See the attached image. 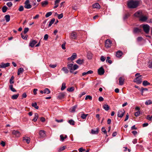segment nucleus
<instances>
[{"label": "nucleus", "instance_id": "obj_4", "mask_svg": "<svg viewBox=\"0 0 152 152\" xmlns=\"http://www.w3.org/2000/svg\"><path fill=\"white\" fill-rule=\"evenodd\" d=\"M24 7L27 9H29L31 8L32 6L29 3V0H26L24 2Z\"/></svg>", "mask_w": 152, "mask_h": 152}, {"label": "nucleus", "instance_id": "obj_45", "mask_svg": "<svg viewBox=\"0 0 152 152\" xmlns=\"http://www.w3.org/2000/svg\"><path fill=\"white\" fill-rule=\"evenodd\" d=\"M74 87H71L67 89V91L69 92H72L74 91Z\"/></svg>", "mask_w": 152, "mask_h": 152}, {"label": "nucleus", "instance_id": "obj_5", "mask_svg": "<svg viewBox=\"0 0 152 152\" xmlns=\"http://www.w3.org/2000/svg\"><path fill=\"white\" fill-rule=\"evenodd\" d=\"M112 44V42L109 39H107L105 41V46L107 48H110Z\"/></svg>", "mask_w": 152, "mask_h": 152}, {"label": "nucleus", "instance_id": "obj_43", "mask_svg": "<svg viewBox=\"0 0 152 152\" xmlns=\"http://www.w3.org/2000/svg\"><path fill=\"white\" fill-rule=\"evenodd\" d=\"M3 65V68H5L6 67L9 66L10 65V63H7L6 64H4L2 63Z\"/></svg>", "mask_w": 152, "mask_h": 152}, {"label": "nucleus", "instance_id": "obj_50", "mask_svg": "<svg viewBox=\"0 0 152 152\" xmlns=\"http://www.w3.org/2000/svg\"><path fill=\"white\" fill-rule=\"evenodd\" d=\"M88 99L89 100H91L92 99V97L90 95H87L86 96L85 99V100H87Z\"/></svg>", "mask_w": 152, "mask_h": 152}, {"label": "nucleus", "instance_id": "obj_6", "mask_svg": "<svg viewBox=\"0 0 152 152\" xmlns=\"http://www.w3.org/2000/svg\"><path fill=\"white\" fill-rule=\"evenodd\" d=\"M12 134L15 137H18L20 136L21 133L18 131L14 130L12 131Z\"/></svg>", "mask_w": 152, "mask_h": 152}, {"label": "nucleus", "instance_id": "obj_18", "mask_svg": "<svg viewBox=\"0 0 152 152\" xmlns=\"http://www.w3.org/2000/svg\"><path fill=\"white\" fill-rule=\"evenodd\" d=\"M148 19L147 17L145 16H144L143 14L141 17L139 18V20L143 22H144L146 21Z\"/></svg>", "mask_w": 152, "mask_h": 152}, {"label": "nucleus", "instance_id": "obj_61", "mask_svg": "<svg viewBox=\"0 0 152 152\" xmlns=\"http://www.w3.org/2000/svg\"><path fill=\"white\" fill-rule=\"evenodd\" d=\"M63 14L62 13H61L59 15H58V19H60L63 18Z\"/></svg>", "mask_w": 152, "mask_h": 152}, {"label": "nucleus", "instance_id": "obj_58", "mask_svg": "<svg viewBox=\"0 0 152 152\" xmlns=\"http://www.w3.org/2000/svg\"><path fill=\"white\" fill-rule=\"evenodd\" d=\"M105 60V58L103 56H102L100 58V60L102 62H104Z\"/></svg>", "mask_w": 152, "mask_h": 152}, {"label": "nucleus", "instance_id": "obj_47", "mask_svg": "<svg viewBox=\"0 0 152 152\" xmlns=\"http://www.w3.org/2000/svg\"><path fill=\"white\" fill-rule=\"evenodd\" d=\"M52 14V12H51L47 13L45 15V17L48 18Z\"/></svg>", "mask_w": 152, "mask_h": 152}, {"label": "nucleus", "instance_id": "obj_52", "mask_svg": "<svg viewBox=\"0 0 152 152\" xmlns=\"http://www.w3.org/2000/svg\"><path fill=\"white\" fill-rule=\"evenodd\" d=\"M149 68L152 69V60H151L149 62V64L148 66Z\"/></svg>", "mask_w": 152, "mask_h": 152}, {"label": "nucleus", "instance_id": "obj_40", "mask_svg": "<svg viewBox=\"0 0 152 152\" xmlns=\"http://www.w3.org/2000/svg\"><path fill=\"white\" fill-rule=\"evenodd\" d=\"M66 88V84L64 83H63L62 85V86L61 88V91L64 90Z\"/></svg>", "mask_w": 152, "mask_h": 152}, {"label": "nucleus", "instance_id": "obj_41", "mask_svg": "<svg viewBox=\"0 0 152 152\" xmlns=\"http://www.w3.org/2000/svg\"><path fill=\"white\" fill-rule=\"evenodd\" d=\"M66 148V146H64L63 147H61L58 149V152H61L62 151L64 150Z\"/></svg>", "mask_w": 152, "mask_h": 152}, {"label": "nucleus", "instance_id": "obj_49", "mask_svg": "<svg viewBox=\"0 0 152 152\" xmlns=\"http://www.w3.org/2000/svg\"><path fill=\"white\" fill-rule=\"evenodd\" d=\"M140 111H138L137 112L135 113L134 115L136 117H137L140 115Z\"/></svg>", "mask_w": 152, "mask_h": 152}, {"label": "nucleus", "instance_id": "obj_59", "mask_svg": "<svg viewBox=\"0 0 152 152\" xmlns=\"http://www.w3.org/2000/svg\"><path fill=\"white\" fill-rule=\"evenodd\" d=\"M48 37V34H45L44 36V39L45 40H47Z\"/></svg>", "mask_w": 152, "mask_h": 152}, {"label": "nucleus", "instance_id": "obj_29", "mask_svg": "<svg viewBox=\"0 0 152 152\" xmlns=\"http://www.w3.org/2000/svg\"><path fill=\"white\" fill-rule=\"evenodd\" d=\"M19 94H14L11 97V99H17L18 97L19 96Z\"/></svg>", "mask_w": 152, "mask_h": 152}, {"label": "nucleus", "instance_id": "obj_2", "mask_svg": "<svg viewBox=\"0 0 152 152\" xmlns=\"http://www.w3.org/2000/svg\"><path fill=\"white\" fill-rule=\"evenodd\" d=\"M142 76L141 75L137 77L135 79H134L133 82L136 83L137 84H140L142 81Z\"/></svg>", "mask_w": 152, "mask_h": 152}, {"label": "nucleus", "instance_id": "obj_38", "mask_svg": "<svg viewBox=\"0 0 152 152\" xmlns=\"http://www.w3.org/2000/svg\"><path fill=\"white\" fill-rule=\"evenodd\" d=\"M152 102L151 100H148L146 101L145 102V104L146 105H148L151 104H152Z\"/></svg>", "mask_w": 152, "mask_h": 152}, {"label": "nucleus", "instance_id": "obj_26", "mask_svg": "<svg viewBox=\"0 0 152 152\" xmlns=\"http://www.w3.org/2000/svg\"><path fill=\"white\" fill-rule=\"evenodd\" d=\"M82 113L81 114V117L83 119H86L88 114H85L83 112H82Z\"/></svg>", "mask_w": 152, "mask_h": 152}, {"label": "nucleus", "instance_id": "obj_27", "mask_svg": "<svg viewBox=\"0 0 152 152\" xmlns=\"http://www.w3.org/2000/svg\"><path fill=\"white\" fill-rule=\"evenodd\" d=\"M31 106L36 109H38L39 108L36 102L32 103Z\"/></svg>", "mask_w": 152, "mask_h": 152}, {"label": "nucleus", "instance_id": "obj_34", "mask_svg": "<svg viewBox=\"0 0 152 152\" xmlns=\"http://www.w3.org/2000/svg\"><path fill=\"white\" fill-rule=\"evenodd\" d=\"M12 85H10L9 86V88L11 90V91L13 92H15L16 91V90L13 88Z\"/></svg>", "mask_w": 152, "mask_h": 152}, {"label": "nucleus", "instance_id": "obj_30", "mask_svg": "<svg viewBox=\"0 0 152 152\" xmlns=\"http://www.w3.org/2000/svg\"><path fill=\"white\" fill-rule=\"evenodd\" d=\"M76 63L79 64H83L84 62V60H81L80 59H78L76 61Z\"/></svg>", "mask_w": 152, "mask_h": 152}, {"label": "nucleus", "instance_id": "obj_31", "mask_svg": "<svg viewBox=\"0 0 152 152\" xmlns=\"http://www.w3.org/2000/svg\"><path fill=\"white\" fill-rule=\"evenodd\" d=\"M103 107L104 109L106 111H107L109 110L110 109L109 106L107 104H104L103 106Z\"/></svg>", "mask_w": 152, "mask_h": 152}, {"label": "nucleus", "instance_id": "obj_3", "mask_svg": "<svg viewBox=\"0 0 152 152\" xmlns=\"http://www.w3.org/2000/svg\"><path fill=\"white\" fill-rule=\"evenodd\" d=\"M142 27L143 31L146 34L149 33L150 30V26L148 24H144L142 25Z\"/></svg>", "mask_w": 152, "mask_h": 152}, {"label": "nucleus", "instance_id": "obj_12", "mask_svg": "<svg viewBox=\"0 0 152 152\" xmlns=\"http://www.w3.org/2000/svg\"><path fill=\"white\" fill-rule=\"evenodd\" d=\"M39 134L40 137H44L46 136L45 132L44 130H41L39 132Z\"/></svg>", "mask_w": 152, "mask_h": 152}, {"label": "nucleus", "instance_id": "obj_13", "mask_svg": "<svg viewBox=\"0 0 152 152\" xmlns=\"http://www.w3.org/2000/svg\"><path fill=\"white\" fill-rule=\"evenodd\" d=\"M37 43V42L36 40L34 39H32L30 42L29 46L31 47H33Z\"/></svg>", "mask_w": 152, "mask_h": 152}, {"label": "nucleus", "instance_id": "obj_53", "mask_svg": "<svg viewBox=\"0 0 152 152\" xmlns=\"http://www.w3.org/2000/svg\"><path fill=\"white\" fill-rule=\"evenodd\" d=\"M24 8L23 6H20L18 9V10L19 11L21 12L23 10Z\"/></svg>", "mask_w": 152, "mask_h": 152}, {"label": "nucleus", "instance_id": "obj_56", "mask_svg": "<svg viewBox=\"0 0 152 152\" xmlns=\"http://www.w3.org/2000/svg\"><path fill=\"white\" fill-rule=\"evenodd\" d=\"M57 66V65L56 64H50L49 65V66L52 68H54L56 67Z\"/></svg>", "mask_w": 152, "mask_h": 152}, {"label": "nucleus", "instance_id": "obj_8", "mask_svg": "<svg viewBox=\"0 0 152 152\" xmlns=\"http://www.w3.org/2000/svg\"><path fill=\"white\" fill-rule=\"evenodd\" d=\"M142 15V12L141 11L139 10L136 12L134 15L135 17L139 18H140Z\"/></svg>", "mask_w": 152, "mask_h": 152}, {"label": "nucleus", "instance_id": "obj_25", "mask_svg": "<svg viewBox=\"0 0 152 152\" xmlns=\"http://www.w3.org/2000/svg\"><path fill=\"white\" fill-rule=\"evenodd\" d=\"M4 18L6 22H8L10 20V16L9 15H7L5 16Z\"/></svg>", "mask_w": 152, "mask_h": 152}, {"label": "nucleus", "instance_id": "obj_16", "mask_svg": "<svg viewBox=\"0 0 152 152\" xmlns=\"http://www.w3.org/2000/svg\"><path fill=\"white\" fill-rule=\"evenodd\" d=\"M73 64H69L67 65V68L70 70V72L71 73H72L73 72Z\"/></svg>", "mask_w": 152, "mask_h": 152}, {"label": "nucleus", "instance_id": "obj_55", "mask_svg": "<svg viewBox=\"0 0 152 152\" xmlns=\"http://www.w3.org/2000/svg\"><path fill=\"white\" fill-rule=\"evenodd\" d=\"M102 132H103L105 134H107V132L105 128L104 127H102Z\"/></svg>", "mask_w": 152, "mask_h": 152}, {"label": "nucleus", "instance_id": "obj_11", "mask_svg": "<svg viewBox=\"0 0 152 152\" xmlns=\"http://www.w3.org/2000/svg\"><path fill=\"white\" fill-rule=\"evenodd\" d=\"M104 69L103 67L102 66L99 68L98 70V73L99 75H102L104 74Z\"/></svg>", "mask_w": 152, "mask_h": 152}, {"label": "nucleus", "instance_id": "obj_42", "mask_svg": "<svg viewBox=\"0 0 152 152\" xmlns=\"http://www.w3.org/2000/svg\"><path fill=\"white\" fill-rule=\"evenodd\" d=\"M69 123L71 125H75V121L72 120L71 119L70 120H69L68 121Z\"/></svg>", "mask_w": 152, "mask_h": 152}, {"label": "nucleus", "instance_id": "obj_28", "mask_svg": "<svg viewBox=\"0 0 152 152\" xmlns=\"http://www.w3.org/2000/svg\"><path fill=\"white\" fill-rule=\"evenodd\" d=\"M38 118V115L37 113H35L34 114V116L32 121L34 122H35L37 121V119Z\"/></svg>", "mask_w": 152, "mask_h": 152}, {"label": "nucleus", "instance_id": "obj_51", "mask_svg": "<svg viewBox=\"0 0 152 152\" xmlns=\"http://www.w3.org/2000/svg\"><path fill=\"white\" fill-rule=\"evenodd\" d=\"M7 5L10 7L12 6V4L11 2H9L7 3Z\"/></svg>", "mask_w": 152, "mask_h": 152}, {"label": "nucleus", "instance_id": "obj_22", "mask_svg": "<svg viewBox=\"0 0 152 152\" xmlns=\"http://www.w3.org/2000/svg\"><path fill=\"white\" fill-rule=\"evenodd\" d=\"M24 72V69L23 68L21 67L19 68L17 74L18 75H20Z\"/></svg>", "mask_w": 152, "mask_h": 152}, {"label": "nucleus", "instance_id": "obj_9", "mask_svg": "<svg viewBox=\"0 0 152 152\" xmlns=\"http://www.w3.org/2000/svg\"><path fill=\"white\" fill-rule=\"evenodd\" d=\"M77 36V33L75 31H73L71 34L70 38L72 39H76Z\"/></svg>", "mask_w": 152, "mask_h": 152}, {"label": "nucleus", "instance_id": "obj_44", "mask_svg": "<svg viewBox=\"0 0 152 152\" xmlns=\"http://www.w3.org/2000/svg\"><path fill=\"white\" fill-rule=\"evenodd\" d=\"M77 107V106L76 105H75L74 106H73L72 108L71 109V112H74L75 110V109H76V108Z\"/></svg>", "mask_w": 152, "mask_h": 152}, {"label": "nucleus", "instance_id": "obj_7", "mask_svg": "<svg viewBox=\"0 0 152 152\" xmlns=\"http://www.w3.org/2000/svg\"><path fill=\"white\" fill-rule=\"evenodd\" d=\"M125 111L124 109L119 110L118 113V116L120 118H122L124 116Z\"/></svg>", "mask_w": 152, "mask_h": 152}, {"label": "nucleus", "instance_id": "obj_57", "mask_svg": "<svg viewBox=\"0 0 152 152\" xmlns=\"http://www.w3.org/2000/svg\"><path fill=\"white\" fill-rule=\"evenodd\" d=\"M79 152H83V151H85L86 149H83V147H81L78 149Z\"/></svg>", "mask_w": 152, "mask_h": 152}, {"label": "nucleus", "instance_id": "obj_14", "mask_svg": "<svg viewBox=\"0 0 152 152\" xmlns=\"http://www.w3.org/2000/svg\"><path fill=\"white\" fill-rule=\"evenodd\" d=\"M123 54V52L120 50L117 51L116 53V56L119 58H121Z\"/></svg>", "mask_w": 152, "mask_h": 152}, {"label": "nucleus", "instance_id": "obj_1", "mask_svg": "<svg viewBox=\"0 0 152 152\" xmlns=\"http://www.w3.org/2000/svg\"><path fill=\"white\" fill-rule=\"evenodd\" d=\"M141 3L140 0H129L127 4L129 8L134 9L139 6Z\"/></svg>", "mask_w": 152, "mask_h": 152}, {"label": "nucleus", "instance_id": "obj_46", "mask_svg": "<svg viewBox=\"0 0 152 152\" xmlns=\"http://www.w3.org/2000/svg\"><path fill=\"white\" fill-rule=\"evenodd\" d=\"M21 36L22 38L24 39H27L28 36L27 35H26L25 36L23 35L22 34H21Z\"/></svg>", "mask_w": 152, "mask_h": 152}, {"label": "nucleus", "instance_id": "obj_63", "mask_svg": "<svg viewBox=\"0 0 152 152\" xmlns=\"http://www.w3.org/2000/svg\"><path fill=\"white\" fill-rule=\"evenodd\" d=\"M46 20H45L42 23V26H41V28H43L45 27L44 26V25H45V24L46 23Z\"/></svg>", "mask_w": 152, "mask_h": 152}, {"label": "nucleus", "instance_id": "obj_48", "mask_svg": "<svg viewBox=\"0 0 152 152\" xmlns=\"http://www.w3.org/2000/svg\"><path fill=\"white\" fill-rule=\"evenodd\" d=\"M78 68V66L76 64H74L73 65V71L75 70Z\"/></svg>", "mask_w": 152, "mask_h": 152}, {"label": "nucleus", "instance_id": "obj_35", "mask_svg": "<svg viewBox=\"0 0 152 152\" xmlns=\"http://www.w3.org/2000/svg\"><path fill=\"white\" fill-rule=\"evenodd\" d=\"M7 9L8 8L6 6H4L2 9V12L4 13L5 12L7 11Z\"/></svg>", "mask_w": 152, "mask_h": 152}, {"label": "nucleus", "instance_id": "obj_36", "mask_svg": "<svg viewBox=\"0 0 152 152\" xmlns=\"http://www.w3.org/2000/svg\"><path fill=\"white\" fill-rule=\"evenodd\" d=\"M62 70L64 72V73L66 74L68 73L69 72V71H68L67 69V68L66 67H63L62 68Z\"/></svg>", "mask_w": 152, "mask_h": 152}, {"label": "nucleus", "instance_id": "obj_37", "mask_svg": "<svg viewBox=\"0 0 152 152\" xmlns=\"http://www.w3.org/2000/svg\"><path fill=\"white\" fill-rule=\"evenodd\" d=\"M55 21V19L54 18H53L51 21L49 23L48 25V26L50 27L54 23Z\"/></svg>", "mask_w": 152, "mask_h": 152}, {"label": "nucleus", "instance_id": "obj_15", "mask_svg": "<svg viewBox=\"0 0 152 152\" xmlns=\"http://www.w3.org/2000/svg\"><path fill=\"white\" fill-rule=\"evenodd\" d=\"M77 57V55L75 53H74L71 56L68 58V60H71L73 61Z\"/></svg>", "mask_w": 152, "mask_h": 152}, {"label": "nucleus", "instance_id": "obj_24", "mask_svg": "<svg viewBox=\"0 0 152 152\" xmlns=\"http://www.w3.org/2000/svg\"><path fill=\"white\" fill-rule=\"evenodd\" d=\"M48 4V2L47 1H45L41 2L42 6L43 7H44Z\"/></svg>", "mask_w": 152, "mask_h": 152}, {"label": "nucleus", "instance_id": "obj_21", "mask_svg": "<svg viewBox=\"0 0 152 152\" xmlns=\"http://www.w3.org/2000/svg\"><path fill=\"white\" fill-rule=\"evenodd\" d=\"M93 7L94 8L100 9V6L98 3H96L93 4Z\"/></svg>", "mask_w": 152, "mask_h": 152}, {"label": "nucleus", "instance_id": "obj_20", "mask_svg": "<svg viewBox=\"0 0 152 152\" xmlns=\"http://www.w3.org/2000/svg\"><path fill=\"white\" fill-rule=\"evenodd\" d=\"M99 132V128H96V130H94L93 129H92L91 130V133L93 134H97Z\"/></svg>", "mask_w": 152, "mask_h": 152}, {"label": "nucleus", "instance_id": "obj_32", "mask_svg": "<svg viewBox=\"0 0 152 152\" xmlns=\"http://www.w3.org/2000/svg\"><path fill=\"white\" fill-rule=\"evenodd\" d=\"M142 85L144 86H146L150 85V83L147 80H144L142 82Z\"/></svg>", "mask_w": 152, "mask_h": 152}, {"label": "nucleus", "instance_id": "obj_10", "mask_svg": "<svg viewBox=\"0 0 152 152\" xmlns=\"http://www.w3.org/2000/svg\"><path fill=\"white\" fill-rule=\"evenodd\" d=\"M125 80V78L124 76L120 77L119 79V85L122 86L124 85Z\"/></svg>", "mask_w": 152, "mask_h": 152}, {"label": "nucleus", "instance_id": "obj_62", "mask_svg": "<svg viewBox=\"0 0 152 152\" xmlns=\"http://www.w3.org/2000/svg\"><path fill=\"white\" fill-rule=\"evenodd\" d=\"M60 137L61 140L62 141H63L64 140V137L63 136V135L62 134L61 135H60Z\"/></svg>", "mask_w": 152, "mask_h": 152}, {"label": "nucleus", "instance_id": "obj_39", "mask_svg": "<svg viewBox=\"0 0 152 152\" xmlns=\"http://www.w3.org/2000/svg\"><path fill=\"white\" fill-rule=\"evenodd\" d=\"M14 77L13 76H12L10 80V84L14 83V81H13Z\"/></svg>", "mask_w": 152, "mask_h": 152}, {"label": "nucleus", "instance_id": "obj_17", "mask_svg": "<svg viewBox=\"0 0 152 152\" xmlns=\"http://www.w3.org/2000/svg\"><path fill=\"white\" fill-rule=\"evenodd\" d=\"M142 31L141 28H134L133 30V32L134 33H137L139 32H141Z\"/></svg>", "mask_w": 152, "mask_h": 152}, {"label": "nucleus", "instance_id": "obj_60", "mask_svg": "<svg viewBox=\"0 0 152 152\" xmlns=\"http://www.w3.org/2000/svg\"><path fill=\"white\" fill-rule=\"evenodd\" d=\"M66 43V42H65L61 45L62 48L63 50H65L66 49V48H65Z\"/></svg>", "mask_w": 152, "mask_h": 152}, {"label": "nucleus", "instance_id": "obj_33", "mask_svg": "<svg viewBox=\"0 0 152 152\" xmlns=\"http://www.w3.org/2000/svg\"><path fill=\"white\" fill-rule=\"evenodd\" d=\"M44 94H48L50 92L49 89L48 88H46L44 90Z\"/></svg>", "mask_w": 152, "mask_h": 152}, {"label": "nucleus", "instance_id": "obj_54", "mask_svg": "<svg viewBox=\"0 0 152 152\" xmlns=\"http://www.w3.org/2000/svg\"><path fill=\"white\" fill-rule=\"evenodd\" d=\"M28 30L29 28H25L23 31L24 33L26 34L28 31Z\"/></svg>", "mask_w": 152, "mask_h": 152}, {"label": "nucleus", "instance_id": "obj_19", "mask_svg": "<svg viewBox=\"0 0 152 152\" xmlns=\"http://www.w3.org/2000/svg\"><path fill=\"white\" fill-rule=\"evenodd\" d=\"M64 96L65 94L64 93H60L58 96V98L60 99H62L64 98Z\"/></svg>", "mask_w": 152, "mask_h": 152}, {"label": "nucleus", "instance_id": "obj_23", "mask_svg": "<svg viewBox=\"0 0 152 152\" xmlns=\"http://www.w3.org/2000/svg\"><path fill=\"white\" fill-rule=\"evenodd\" d=\"M30 140V138L28 137H24L23 138V140H25L28 144L29 143Z\"/></svg>", "mask_w": 152, "mask_h": 152}, {"label": "nucleus", "instance_id": "obj_64", "mask_svg": "<svg viewBox=\"0 0 152 152\" xmlns=\"http://www.w3.org/2000/svg\"><path fill=\"white\" fill-rule=\"evenodd\" d=\"M142 39V37H137V41H140Z\"/></svg>", "mask_w": 152, "mask_h": 152}]
</instances>
